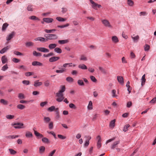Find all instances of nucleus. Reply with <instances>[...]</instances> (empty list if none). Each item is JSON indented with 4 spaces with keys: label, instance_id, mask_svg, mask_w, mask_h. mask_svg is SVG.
Returning <instances> with one entry per match:
<instances>
[{
    "label": "nucleus",
    "instance_id": "nucleus-1",
    "mask_svg": "<svg viewBox=\"0 0 156 156\" xmlns=\"http://www.w3.org/2000/svg\"><path fill=\"white\" fill-rule=\"evenodd\" d=\"M65 90V86L62 87L61 89L58 92L56 93V96L58 98L56 99V101L58 102H61L63 101L64 98L63 93Z\"/></svg>",
    "mask_w": 156,
    "mask_h": 156
},
{
    "label": "nucleus",
    "instance_id": "nucleus-2",
    "mask_svg": "<svg viewBox=\"0 0 156 156\" xmlns=\"http://www.w3.org/2000/svg\"><path fill=\"white\" fill-rule=\"evenodd\" d=\"M44 37L47 39V41L49 40H55L58 39V37L56 34H46L44 35Z\"/></svg>",
    "mask_w": 156,
    "mask_h": 156
},
{
    "label": "nucleus",
    "instance_id": "nucleus-3",
    "mask_svg": "<svg viewBox=\"0 0 156 156\" xmlns=\"http://www.w3.org/2000/svg\"><path fill=\"white\" fill-rule=\"evenodd\" d=\"M102 24L106 27H108L109 28H112V26L110 24L109 22L106 19H103L101 20Z\"/></svg>",
    "mask_w": 156,
    "mask_h": 156
},
{
    "label": "nucleus",
    "instance_id": "nucleus-4",
    "mask_svg": "<svg viewBox=\"0 0 156 156\" xmlns=\"http://www.w3.org/2000/svg\"><path fill=\"white\" fill-rule=\"evenodd\" d=\"M90 1L91 4H92V7L95 9H97V7L100 8L101 7V5L95 3L92 0H90Z\"/></svg>",
    "mask_w": 156,
    "mask_h": 156
},
{
    "label": "nucleus",
    "instance_id": "nucleus-5",
    "mask_svg": "<svg viewBox=\"0 0 156 156\" xmlns=\"http://www.w3.org/2000/svg\"><path fill=\"white\" fill-rule=\"evenodd\" d=\"M12 125L14 126V128L15 129H21L24 127L23 126V124L20 122L15 123L14 124H12Z\"/></svg>",
    "mask_w": 156,
    "mask_h": 156
},
{
    "label": "nucleus",
    "instance_id": "nucleus-6",
    "mask_svg": "<svg viewBox=\"0 0 156 156\" xmlns=\"http://www.w3.org/2000/svg\"><path fill=\"white\" fill-rule=\"evenodd\" d=\"M37 50L39 51L44 53L48 52L49 51V49L44 47L37 48Z\"/></svg>",
    "mask_w": 156,
    "mask_h": 156
},
{
    "label": "nucleus",
    "instance_id": "nucleus-7",
    "mask_svg": "<svg viewBox=\"0 0 156 156\" xmlns=\"http://www.w3.org/2000/svg\"><path fill=\"white\" fill-rule=\"evenodd\" d=\"M97 139L98 140L97 143V147L98 148H99L101 146V136L98 135L97 136Z\"/></svg>",
    "mask_w": 156,
    "mask_h": 156
},
{
    "label": "nucleus",
    "instance_id": "nucleus-8",
    "mask_svg": "<svg viewBox=\"0 0 156 156\" xmlns=\"http://www.w3.org/2000/svg\"><path fill=\"white\" fill-rule=\"evenodd\" d=\"M60 59L58 57L53 56L49 58V61L51 62H53L58 61Z\"/></svg>",
    "mask_w": 156,
    "mask_h": 156
},
{
    "label": "nucleus",
    "instance_id": "nucleus-9",
    "mask_svg": "<svg viewBox=\"0 0 156 156\" xmlns=\"http://www.w3.org/2000/svg\"><path fill=\"white\" fill-rule=\"evenodd\" d=\"M43 20L44 22L47 23H50L53 21V19L51 18H43Z\"/></svg>",
    "mask_w": 156,
    "mask_h": 156
},
{
    "label": "nucleus",
    "instance_id": "nucleus-10",
    "mask_svg": "<svg viewBox=\"0 0 156 156\" xmlns=\"http://www.w3.org/2000/svg\"><path fill=\"white\" fill-rule=\"evenodd\" d=\"M15 34V32L13 31L12 32L11 34H9L6 37V40L7 41H10L14 37Z\"/></svg>",
    "mask_w": 156,
    "mask_h": 156
},
{
    "label": "nucleus",
    "instance_id": "nucleus-11",
    "mask_svg": "<svg viewBox=\"0 0 156 156\" xmlns=\"http://www.w3.org/2000/svg\"><path fill=\"white\" fill-rule=\"evenodd\" d=\"M10 45L4 47L0 51V53L1 54H3L7 51L10 48Z\"/></svg>",
    "mask_w": 156,
    "mask_h": 156
},
{
    "label": "nucleus",
    "instance_id": "nucleus-12",
    "mask_svg": "<svg viewBox=\"0 0 156 156\" xmlns=\"http://www.w3.org/2000/svg\"><path fill=\"white\" fill-rule=\"evenodd\" d=\"M117 79L119 83L123 85L124 84L123 78L122 77L120 76H118L117 77Z\"/></svg>",
    "mask_w": 156,
    "mask_h": 156
},
{
    "label": "nucleus",
    "instance_id": "nucleus-13",
    "mask_svg": "<svg viewBox=\"0 0 156 156\" xmlns=\"http://www.w3.org/2000/svg\"><path fill=\"white\" fill-rule=\"evenodd\" d=\"M35 41H40L41 42H46L47 41V39L43 37H39L34 39Z\"/></svg>",
    "mask_w": 156,
    "mask_h": 156
},
{
    "label": "nucleus",
    "instance_id": "nucleus-14",
    "mask_svg": "<svg viewBox=\"0 0 156 156\" xmlns=\"http://www.w3.org/2000/svg\"><path fill=\"white\" fill-rule=\"evenodd\" d=\"M1 59L2 63L3 64H4L8 62V59L5 55H3L2 56Z\"/></svg>",
    "mask_w": 156,
    "mask_h": 156
},
{
    "label": "nucleus",
    "instance_id": "nucleus-15",
    "mask_svg": "<svg viewBox=\"0 0 156 156\" xmlns=\"http://www.w3.org/2000/svg\"><path fill=\"white\" fill-rule=\"evenodd\" d=\"M32 65L34 66H43V64L39 62L35 61L33 62L32 63Z\"/></svg>",
    "mask_w": 156,
    "mask_h": 156
},
{
    "label": "nucleus",
    "instance_id": "nucleus-16",
    "mask_svg": "<svg viewBox=\"0 0 156 156\" xmlns=\"http://www.w3.org/2000/svg\"><path fill=\"white\" fill-rule=\"evenodd\" d=\"M34 129H35V128H34L33 129L34 130V134L35 135V136L37 137H38L39 138H43V135L42 134L39 133L37 131L35 130H34Z\"/></svg>",
    "mask_w": 156,
    "mask_h": 156
},
{
    "label": "nucleus",
    "instance_id": "nucleus-17",
    "mask_svg": "<svg viewBox=\"0 0 156 156\" xmlns=\"http://www.w3.org/2000/svg\"><path fill=\"white\" fill-rule=\"evenodd\" d=\"M115 119L112 120L109 123V126L110 128L113 129L115 125Z\"/></svg>",
    "mask_w": 156,
    "mask_h": 156
},
{
    "label": "nucleus",
    "instance_id": "nucleus-18",
    "mask_svg": "<svg viewBox=\"0 0 156 156\" xmlns=\"http://www.w3.org/2000/svg\"><path fill=\"white\" fill-rule=\"evenodd\" d=\"M112 41L115 43H117L119 41V40L116 36H112Z\"/></svg>",
    "mask_w": 156,
    "mask_h": 156
},
{
    "label": "nucleus",
    "instance_id": "nucleus-19",
    "mask_svg": "<svg viewBox=\"0 0 156 156\" xmlns=\"http://www.w3.org/2000/svg\"><path fill=\"white\" fill-rule=\"evenodd\" d=\"M29 19L34 21H39L40 20V19L39 18L34 16H32L29 17Z\"/></svg>",
    "mask_w": 156,
    "mask_h": 156
},
{
    "label": "nucleus",
    "instance_id": "nucleus-20",
    "mask_svg": "<svg viewBox=\"0 0 156 156\" xmlns=\"http://www.w3.org/2000/svg\"><path fill=\"white\" fill-rule=\"evenodd\" d=\"M120 143V141L118 140L114 142L111 147V149H113L115 147H117V145Z\"/></svg>",
    "mask_w": 156,
    "mask_h": 156
},
{
    "label": "nucleus",
    "instance_id": "nucleus-21",
    "mask_svg": "<svg viewBox=\"0 0 156 156\" xmlns=\"http://www.w3.org/2000/svg\"><path fill=\"white\" fill-rule=\"evenodd\" d=\"M25 136L27 138H30L33 137V135L31 132L27 131L26 133Z\"/></svg>",
    "mask_w": 156,
    "mask_h": 156
},
{
    "label": "nucleus",
    "instance_id": "nucleus-22",
    "mask_svg": "<svg viewBox=\"0 0 156 156\" xmlns=\"http://www.w3.org/2000/svg\"><path fill=\"white\" fill-rule=\"evenodd\" d=\"M19 137V135L15 136L14 135H11L7 136H6V138L9 139H12Z\"/></svg>",
    "mask_w": 156,
    "mask_h": 156
},
{
    "label": "nucleus",
    "instance_id": "nucleus-23",
    "mask_svg": "<svg viewBox=\"0 0 156 156\" xmlns=\"http://www.w3.org/2000/svg\"><path fill=\"white\" fill-rule=\"evenodd\" d=\"M78 67L79 68L82 69H87V66L84 64H80L78 65Z\"/></svg>",
    "mask_w": 156,
    "mask_h": 156
},
{
    "label": "nucleus",
    "instance_id": "nucleus-24",
    "mask_svg": "<svg viewBox=\"0 0 156 156\" xmlns=\"http://www.w3.org/2000/svg\"><path fill=\"white\" fill-rule=\"evenodd\" d=\"M69 42V41L68 40H58V43L61 44H65Z\"/></svg>",
    "mask_w": 156,
    "mask_h": 156
},
{
    "label": "nucleus",
    "instance_id": "nucleus-25",
    "mask_svg": "<svg viewBox=\"0 0 156 156\" xmlns=\"http://www.w3.org/2000/svg\"><path fill=\"white\" fill-rule=\"evenodd\" d=\"M34 45V43L31 41L27 42L25 43L26 46L28 47L33 46Z\"/></svg>",
    "mask_w": 156,
    "mask_h": 156
},
{
    "label": "nucleus",
    "instance_id": "nucleus-26",
    "mask_svg": "<svg viewBox=\"0 0 156 156\" xmlns=\"http://www.w3.org/2000/svg\"><path fill=\"white\" fill-rule=\"evenodd\" d=\"M45 150V148L44 146H41L39 147V152L40 154H42L44 152Z\"/></svg>",
    "mask_w": 156,
    "mask_h": 156
},
{
    "label": "nucleus",
    "instance_id": "nucleus-27",
    "mask_svg": "<svg viewBox=\"0 0 156 156\" xmlns=\"http://www.w3.org/2000/svg\"><path fill=\"white\" fill-rule=\"evenodd\" d=\"M42 142L44 143L48 144L50 143L49 140L46 137H43L42 139Z\"/></svg>",
    "mask_w": 156,
    "mask_h": 156
},
{
    "label": "nucleus",
    "instance_id": "nucleus-28",
    "mask_svg": "<svg viewBox=\"0 0 156 156\" xmlns=\"http://www.w3.org/2000/svg\"><path fill=\"white\" fill-rule=\"evenodd\" d=\"M145 75L144 74L142 76V78L141 80V85L143 86L145 84V83L146 81V79H145Z\"/></svg>",
    "mask_w": 156,
    "mask_h": 156
},
{
    "label": "nucleus",
    "instance_id": "nucleus-29",
    "mask_svg": "<svg viewBox=\"0 0 156 156\" xmlns=\"http://www.w3.org/2000/svg\"><path fill=\"white\" fill-rule=\"evenodd\" d=\"M55 112H56L55 118L56 119H58L60 118V116L59 115V111H58V108H56Z\"/></svg>",
    "mask_w": 156,
    "mask_h": 156
},
{
    "label": "nucleus",
    "instance_id": "nucleus-30",
    "mask_svg": "<svg viewBox=\"0 0 156 156\" xmlns=\"http://www.w3.org/2000/svg\"><path fill=\"white\" fill-rule=\"evenodd\" d=\"M57 44H50L48 45V48L50 49H52L55 48L56 47Z\"/></svg>",
    "mask_w": 156,
    "mask_h": 156
},
{
    "label": "nucleus",
    "instance_id": "nucleus-31",
    "mask_svg": "<svg viewBox=\"0 0 156 156\" xmlns=\"http://www.w3.org/2000/svg\"><path fill=\"white\" fill-rule=\"evenodd\" d=\"M99 69L101 71V72L104 74H107V71L102 67L100 66L99 67Z\"/></svg>",
    "mask_w": 156,
    "mask_h": 156
},
{
    "label": "nucleus",
    "instance_id": "nucleus-32",
    "mask_svg": "<svg viewBox=\"0 0 156 156\" xmlns=\"http://www.w3.org/2000/svg\"><path fill=\"white\" fill-rule=\"evenodd\" d=\"M78 84L80 86H84V83L83 80H79L77 81Z\"/></svg>",
    "mask_w": 156,
    "mask_h": 156
},
{
    "label": "nucleus",
    "instance_id": "nucleus-33",
    "mask_svg": "<svg viewBox=\"0 0 156 156\" xmlns=\"http://www.w3.org/2000/svg\"><path fill=\"white\" fill-rule=\"evenodd\" d=\"M50 120V119L48 117H44L43 119L44 122L45 123L49 122Z\"/></svg>",
    "mask_w": 156,
    "mask_h": 156
},
{
    "label": "nucleus",
    "instance_id": "nucleus-34",
    "mask_svg": "<svg viewBox=\"0 0 156 156\" xmlns=\"http://www.w3.org/2000/svg\"><path fill=\"white\" fill-rule=\"evenodd\" d=\"M56 19L59 22H64L66 20V18H63L60 17H57Z\"/></svg>",
    "mask_w": 156,
    "mask_h": 156
},
{
    "label": "nucleus",
    "instance_id": "nucleus-35",
    "mask_svg": "<svg viewBox=\"0 0 156 156\" xmlns=\"http://www.w3.org/2000/svg\"><path fill=\"white\" fill-rule=\"evenodd\" d=\"M42 84V83L41 82H37L36 81L34 82V85L35 87H37L41 85Z\"/></svg>",
    "mask_w": 156,
    "mask_h": 156
},
{
    "label": "nucleus",
    "instance_id": "nucleus-36",
    "mask_svg": "<svg viewBox=\"0 0 156 156\" xmlns=\"http://www.w3.org/2000/svg\"><path fill=\"white\" fill-rule=\"evenodd\" d=\"M132 38L134 42H137L139 39V37L138 35L134 37H132Z\"/></svg>",
    "mask_w": 156,
    "mask_h": 156
},
{
    "label": "nucleus",
    "instance_id": "nucleus-37",
    "mask_svg": "<svg viewBox=\"0 0 156 156\" xmlns=\"http://www.w3.org/2000/svg\"><path fill=\"white\" fill-rule=\"evenodd\" d=\"M66 71L65 68H62L60 70H56V72L57 73H62Z\"/></svg>",
    "mask_w": 156,
    "mask_h": 156
},
{
    "label": "nucleus",
    "instance_id": "nucleus-38",
    "mask_svg": "<svg viewBox=\"0 0 156 156\" xmlns=\"http://www.w3.org/2000/svg\"><path fill=\"white\" fill-rule=\"evenodd\" d=\"M18 98L20 99H24L25 97L24 94L22 93H20L18 94Z\"/></svg>",
    "mask_w": 156,
    "mask_h": 156
},
{
    "label": "nucleus",
    "instance_id": "nucleus-39",
    "mask_svg": "<svg viewBox=\"0 0 156 156\" xmlns=\"http://www.w3.org/2000/svg\"><path fill=\"white\" fill-rule=\"evenodd\" d=\"M44 31L46 33H50L51 32H53V31H56V30L55 29H53L51 30H48L47 29H45L44 30Z\"/></svg>",
    "mask_w": 156,
    "mask_h": 156
},
{
    "label": "nucleus",
    "instance_id": "nucleus-40",
    "mask_svg": "<svg viewBox=\"0 0 156 156\" xmlns=\"http://www.w3.org/2000/svg\"><path fill=\"white\" fill-rule=\"evenodd\" d=\"M54 51L56 52L59 54L61 53L62 52V50L59 48H55Z\"/></svg>",
    "mask_w": 156,
    "mask_h": 156
},
{
    "label": "nucleus",
    "instance_id": "nucleus-41",
    "mask_svg": "<svg viewBox=\"0 0 156 156\" xmlns=\"http://www.w3.org/2000/svg\"><path fill=\"white\" fill-rule=\"evenodd\" d=\"M127 4L130 6H133L134 3V2L132 0H127Z\"/></svg>",
    "mask_w": 156,
    "mask_h": 156
},
{
    "label": "nucleus",
    "instance_id": "nucleus-42",
    "mask_svg": "<svg viewBox=\"0 0 156 156\" xmlns=\"http://www.w3.org/2000/svg\"><path fill=\"white\" fill-rule=\"evenodd\" d=\"M0 102L5 105H6L8 104L7 101L2 99L0 100Z\"/></svg>",
    "mask_w": 156,
    "mask_h": 156
},
{
    "label": "nucleus",
    "instance_id": "nucleus-43",
    "mask_svg": "<svg viewBox=\"0 0 156 156\" xmlns=\"http://www.w3.org/2000/svg\"><path fill=\"white\" fill-rule=\"evenodd\" d=\"M8 25V24L7 23H4L2 26V31L5 30L6 29Z\"/></svg>",
    "mask_w": 156,
    "mask_h": 156
},
{
    "label": "nucleus",
    "instance_id": "nucleus-44",
    "mask_svg": "<svg viewBox=\"0 0 156 156\" xmlns=\"http://www.w3.org/2000/svg\"><path fill=\"white\" fill-rule=\"evenodd\" d=\"M87 108L88 109L91 110L93 108L92 102L91 101H89L88 105L87 106Z\"/></svg>",
    "mask_w": 156,
    "mask_h": 156
},
{
    "label": "nucleus",
    "instance_id": "nucleus-45",
    "mask_svg": "<svg viewBox=\"0 0 156 156\" xmlns=\"http://www.w3.org/2000/svg\"><path fill=\"white\" fill-rule=\"evenodd\" d=\"M17 107L18 109L23 110L25 108V107L23 105L19 104L17 106Z\"/></svg>",
    "mask_w": 156,
    "mask_h": 156
},
{
    "label": "nucleus",
    "instance_id": "nucleus-46",
    "mask_svg": "<svg viewBox=\"0 0 156 156\" xmlns=\"http://www.w3.org/2000/svg\"><path fill=\"white\" fill-rule=\"evenodd\" d=\"M9 68L7 64H6L3 66L1 70L3 71H5L7 70Z\"/></svg>",
    "mask_w": 156,
    "mask_h": 156
},
{
    "label": "nucleus",
    "instance_id": "nucleus-47",
    "mask_svg": "<svg viewBox=\"0 0 156 156\" xmlns=\"http://www.w3.org/2000/svg\"><path fill=\"white\" fill-rule=\"evenodd\" d=\"M66 80L69 82H72L73 81V79L71 77H68L66 78Z\"/></svg>",
    "mask_w": 156,
    "mask_h": 156
},
{
    "label": "nucleus",
    "instance_id": "nucleus-48",
    "mask_svg": "<svg viewBox=\"0 0 156 156\" xmlns=\"http://www.w3.org/2000/svg\"><path fill=\"white\" fill-rule=\"evenodd\" d=\"M14 116L11 115H8L6 116V118L7 119H12L14 118Z\"/></svg>",
    "mask_w": 156,
    "mask_h": 156
},
{
    "label": "nucleus",
    "instance_id": "nucleus-49",
    "mask_svg": "<svg viewBox=\"0 0 156 156\" xmlns=\"http://www.w3.org/2000/svg\"><path fill=\"white\" fill-rule=\"evenodd\" d=\"M33 54L34 56H41V53L37 52L36 51H34L33 52Z\"/></svg>",
    "mask_w": 156,
    "mask_h": 156
},
{
    "label": "nucleus",
    "instance_id": "nucleus-50",
    "mask_svg": "<svg viewBox=\"0 0 156 156\" xmlns=\"http://www.w3.org/2000/svg\"><path fill=\"white\" fill-rule=\"evenodd\" d=\"M55 107L54 106H52L48 108V110L51 112L53 111L54 110H55Z\"/></svg>",
    "mask_w": 156,
    "mask_h": 156
},
{
    "label": "nucleus",
    "instance_id": "nucleus-51",
    "mask_svg": "<svg viewBox=\"0 0 156 156\" xmlns=\"http://www.w3.org/2000/svg\"><path fill=\"white\" fill-rule=\"evenodd\" d=\"M90 78L92 81L94 82H96L97 81V79L95 77L93 76H90Z\"/></svg>",
    "mask_w": 156,
    "mask_h": 156
},
{
    "label": "nucleus",
    "instance_id": "nucleus-52",
    "mask_svg": "<svg viewBox=\"0 0 156 156\" xmlns=\"http://www.w3.org/2000/svg\"><path fill=\"white\" fill-rule=\"evenodd\" d=\"M69 23H67L65 25H58L57 26L58 28H62L64 27H65L69 26Z\"/></svg>",
    "mask_w": 156,
    "mask_h": 156
},
{
    "label": "nucleus",
    "instance_id": "nucleus-53",
    "mask_svg": "<svg viewBox=\"0 0 156 156\" xmlns=\"http://www.w3.org/2000/svg\"><path fill=\"white\" fill-rule=\"evenodd\" d=\"M50 84V82L49 80H47L44 83V84L45 86L46 87H48Z\"/></svg>",
    "mask_w": 156,
    "mask_h": 156
},
{
    "label": "nucleus",
    "instance_id": "nucleus-54",
    "mask_svg": "<svg viewBox=\"0 0 156 156\" xmlns=\"http://www.w3.org/2000/svg\"><path fill=\"white\" fill-rule=\"evenodd\" d=\"M80 60H83V61H86L87 60V59L86 57L84 55H82L81 56V57L80 59Z\"/></svg>",
    "mask_w": 156,
    "mask_h": 156
},
{
    "label": "nucleus",
    "instance_id": "nucleus-55",
    "mask_svg": "<svg viewBox=\"0 0 156 156\" xmlns=\"http://www.w3.org/2000/svg\"><path fill=\"white\" fill-rule=\"evenodd\" d=\"M129 126V124H127L125 126L123 129V130L124 132H126Z\"/></svg>",
    "mask_w": 156,
    "mask_h": 156
},
{
    "label": "nucleus",
    "instance_id": "nucleus-56",
    "mask_svg": "<svg viewBox=\"0 0 156 156\" xmlns=\"http://www.w3.org/2000/svg\"><path fill=\"white\" fill-rule=\"evenodd\" d=\"M150 47L149 45L147 44H146L145 46L144 47V50L146 51H147L149 50Z\"/></svg>",
    "mask_w": 156,
    "mask_h": 156
},
{
    "label": "nucleus",
    "instance_id": "nucleus-57",
    "mask_svg": "<svg viewBox=\"0 0 156 156\" xmlns=\"http://www.w3.org/2000/svg\"><path fill=\"white\" fill-rule=\"evenodd\" d=\"M27 9L28 11H32L33 10V9L32 5H28L27 7Z\"/></svg>",
    "mask_w": 156,
    "mask_h": 156
},
{
    "label": "nucleus",
    "instance_id": "nucleus-58",
    "mask_svg": "<svg viewBox=\"0 0 156 156\" xmlns=\"http://www.w3.org/2000/svg\"><path fill=\"white\" fill-rule=\"evenodd\" d=\"M14 54L17 55H23V54L22 53L16 51H15L13 52Z\"/></svg>",
    "mask_w": 156,
    "mask_h": 156
},
{
    "label": "nucleus",
    "instance_id": "nucleus-59",
    "mask_svg": "<svg viewBox=\"0 0 156 156\" xmlns=\"http://www.w3.org/2000/svg\"><path fill=\"white\" fill-rule=\"evenodd\" d=\"M53 123L52 122H51L49 124V128L50 129H52L53 128Z\"/></svg>",
    "mask_w": 156,
    "mask_h": 156
},
{
    "label": "nucleus",
    "instance_id": "nucleus-60",
    "mask_svg": "<svg viewBox=\"0 0 156 156\" xmlns=\"http://www.w3.org/2000/svg\"><path fill=\"white\" fill-rule=\"evenodd\" d=\"M9 151L10 154H15L16 153L15 151H14V150H13L12 149H9Z\"/></svg>",
    "mask_w": 156,
    "mask_h": 156
},
{
    "label": "nucleus",
    "instance_id": "nucleus-61",
    "mask_svg": "<svg viewBox=\"0 0 156 156\" xmlns=\"http://www.w3.org/2000/svg\"><path fill=\"white\" fill-rule=\"evenodd\" d=\"M22 83L26 85H27L29 84L30 81L29 80H24L22 81Z\"/></svg>",
    "mask_w": 156,
    "mask_h": 156
},
{
    "label": "nucleus",
    "instance_id": "nucleus-62",
    "mask_svg": "<svg viewBox=\"0 0 156 156\" xmlns=\"http://www.w3.org/2000/svg\"><path fill=\"white\" fill-rule=\"evenodd\" d=\"M33 74H34L33 73L31 72H27L25 73V75L27 76H30Z\"/></svg>",
    "mask_w": 156,
    "mask_h": 156
},
{
    "label": "nucleus",
    "instance_id": "nucleus-63",
    "mask_svg": "<svg viewBox=\"0 0 156 156\" xmlns=\"http://www.w3.org/2000/svg\"><path fill=\"white\" fill-rule=\"evenodd\" d=\"M12 61L15 63H18L20 61V60L16 58H13L12 59Z\"/></svg>",
    "mask_w": 156,
    "mask_h": 156
},
{
    "label": "nucleus",
    "instance_id": "nucleus-64",
    "mask_svg": "<svg viewBox=\"0 0 156 156\" xmlns=\"http://www.w3.org/2000/svg\"><path fill=\"white\" fill-rule=\"evenodd\" d=\"M69 107L71 108L76 109V107L75 105L73 103L70 104L69 105Z\"/></svg>",
    "mask_w": 156,
    "mask_h": 156
}]
</instances>
